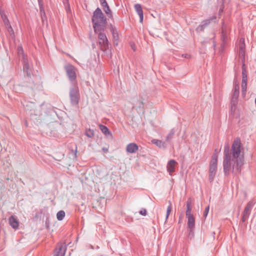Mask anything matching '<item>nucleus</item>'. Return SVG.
<instances>
[{
	"mask_svg": "<svg viewBox=\"0 0 256 256\" xmlns=\"http://www.w3.org/2000/svg\"><path fill=\"white\" fill-rule=\"evenodd\" d=\"M224 152L223 167L224 174L228 176L230 170L234 174L240 173L242 166L244 164L243 156L241 154L240 140L236 138L234 140L231 150L228 144H226Z\"/></svg>",
	"mask_w": 256,
	"mask_h": 256,
	"instance_id": "f257e3e1",
	"label": "nucleus"
},
{
	"mask_svg": "<svg viewBox=\"0 0 256 256\" xmlns=\"http://www.w3.org/2000/svg\"><path fill=\"white\" fill-rule=\"evenodd\" d=\"M92 22L94 24L93 28L95 33H97L101 30L102 26H104L106 19L101 10L98 8L94 12L92 18Z\"/></svg>",
	"mask_w": 256,
	"mask_h": 256,
	"instance_id": "f03ea898",
	"label": "nucleus"
},
{
	"mask_svg": "<svg viewBox=\"0 0 256 256\" xmlns=\"http://www.w3.org/2000/svg\"><path fill=\"white\" fill-rule=\"evenodd\" d=\"M218 154L214 153L212 157L209 170V180L212 182L214 180L216 174L218 164Z\"/></svg>",
	"mask_w": 256,
	"mask_h": 256,
	"instance_id": "7ed1b4c3",
	"label": "nucleus"
},
{
	"mask_svg": "<svg viewBox=\"0 0 256 256\" xmlns=\"http://www.w3.org/2000/svg\"><path fill=\"white\" fill-rule=\"evenodd\" d=\"M102 30H104V28H101V30L96 34H98V44L100 50L106 52L108 48L109 42L106 34L103 33Z\"/></svg>",
	"mask_w": 256,
	"mask_h": 256,
	"instance_id": "20e7f679",
	"label": "nucleus"
},
{
	"mask_svg": "<svg viewBox=\"0 0 256 256\" xmlns=\"http://www.w3.org/2000/svg\"><path fill=\"white\" fill-rule=\"evenodd\" d=\"M70 97L71 104L76 105L79 102L78 88L76 84H72L70 90Z\"/></svg>",
	"mask_w": 256,
	"mask_h": 256,
	"instance_id": "39448f33",
	"label": "nucleus"
},
{
	"mask_svg": "<svg viewBox=\"0 0 256 256\" xmlns=\"http://www.w3.org/2000/svg\"><path fill=\"white\" fill-rule=\"evenodd\" d=\"M242 93L243 96H244L246 92L248 76L245 64L243 63L242 66Z\"/></svg>",
	"mask_w": 256,
	"mask_h": 256,
	"instance_id": "423d86ee",
	"label": "nucleus"
},
{
	"mask_svg": "<svg viewBox=\"0 0 256 256\" xmlns=\"http://www.w3.org/2000/svg\"><path fill=\"white\" fill-rule=\"evenodd\" d=\"M64 68L69 80L73 82L76 78L75 68L72 64H68L64 66Z\"/></svg>",
	"mask_w": 256,
	"mask_h": 256,
	"instance_id": "0eeeda50",
	"label": "nucleus"
},
{
	"mask_svg": "<svg viewBox=\"0 0 256 256\" xmlns=\"http://www.w3.org/2000/svg\"><path fill=\"white\" fill-rule=\"evenodd\" d=\"M254 203L252 202H249L246 208H244V211L242 214V222H244L246 220H248V217L251 213V210L254 206Z\"/></svg>",
	"mask_w": 256,
	"mask_h": 256,
	"instance_id": "6e6552de",
	"label": "nucleus"
},
{
	"mask_svg": "<svg viewBox=\"0 0 256 256\" xmlns=\"http://www.w3.org/2000/svg\"><path fill=\"white\" fill-rule=\"evenodd\" d=\"M188 219V227L190 229V234H194L195 228V218L193 214L186 216Z\"/></svg>",
	"mask_w": 256,
	"mask_h": 256,
	"instance_id": "1a4fd4ad",
	"label": "nucleus"
},
{
	"mask_svg": "<svg viewBox=\"0 0 256 256\" xmlns=\"http://www.w3.org/2000/svg\"><path fill=\"white\" fill-rule=\"evenodd\" d=\"M66 246L65 244L59 243L58 244L57 248L56 249L54 256H64Z\"/></svg>",
	"mask_w": 256,
	"mask_h": 256,
	"instance_id": "9d476101",
	"label": "nucleus"
},
{
	"mask_svg": "<svg viewBox=\"0 0 256 256\" xmlns=\"http://www.w3.org/2000/svg\"><path fill=\"white\" fill-rule=\"evenodd\" d=\"M240 86L236 78L234 79V91L232 96V104H234V100H237L239 96Z\"/></svg>",
	"mask_w": 256,
	"mask_h": 256,
	"instance_id": "9b49d317",
	"label": "nucleus"
},
{
	"mask_svg": "<svg viewBox=\"0 0 256 256\" xmlns=\"http://www.w3.org/2000/svg\"><path fill=\"white\" fill-rule=\"evenodd\" d=\"M216 18V16H213L212 18H210L206 20H204L203 22H202V24H200L199 26H198L197 27V28H196V32H202L204 30V29L206 28V27L210 24L211 20H215Z\"/></svg>",
	"mask_w": 256,
	"mask_h": 256,
	"instance_id": "f8f14e48",
	"label": "nucleus"
},
{
	"mask_svg": "<svg viewBox=\"0 0 256 256\" xmlns=\"http://www.w3.org/2000/svg\"><path fill=\"white\" fill-rule=\"evenodd\" d=\"M177 164L176 162L174 160H171L168 162L166 169L170 175L175 172V167Z\"/></svg>",
	"mask_w": 256,
	"mask_h": 256,
	"instance_id": "ddd939ff",
	"label": "nucleus"
},
{
	"mask_svg": "<svg viewBox=\"0 0 256 256\" xmlns=\"http://www.w3.org/2000/svg\"><path fill=\"white\" fill-rule=\"evenodd\" d=\"M138 149V146L135 143H130L126 146V150L128 153H135Z\"/></svg>",
	"mask_w": 256,
	"mask_h": 256,
	"instance_id": "4468645a",
	"label": "nucleus"
},
{
	"mask_svg": "<svg viewBox=\"0 0 256 256\" xmlns=\"http://www.w3.org/2000/svg\"><path fill=\"white\" fill-rule=\"evenodd\" d=\"M9 224L10 226L14 229H17L19 226V222L16 218L14 216H12L10 217Z\"/></svg>",
	"mask_w": 256,
	"mask_h": 256,
	"instance_id": "2eb2a0df",
	"label": "nucleus"
},
{
	"mask_svg": "<svg viewBox=\"0 0 256 256\" xmlns=\"http://www.w3.org/2000/svg\"><path fill=\"white\" fill-rule=\"evenodd\" d=\"M134 9L136 11V12L140 16V22H142L143 19H144V14H143V12L142 10V6L140 4H136L134 5Z\"/></svg>",
	"mask_w": 256,
	"mask_h": 256,
	"instance_id": "dca6fc26",
	"label": "nucleus"
},
{
	"mask_svg": "<svg viewBox=\"0 0 256 256\" xmlns=\"http://www.w3.org/2000/svg\"><path fill=\"white\" fill-rule=\"evenodd\" d=\"M23 70L24 72L28 76H30V72L29 70V64L28 62V60L26 58H24L23 60Z\"/></svg>",
	"mask_w": 256,
	"mask_h": 256,
	"instance_id": "f3484780",
	"label": "nucleus"
},
{
	"mask_svg": "<svg viewBox=\"0 0 256 256\" xmlns=\"http://www.w3.org/2000/svg\"><path fill=\"white\" fill-rule=\"evenodd\" d=\"M152 142L154 144L160 148H165L166 147V143L160 140L154 139Z\"/></svg>",
	"mask_w": 256,
	"mask_h": 256,
	"instance_id": "a211bd4d",
	"label": "nucleus"
},
{
	"mask_svg": "<svg viewBox=\"0 0 256 256\" xmlns=\"http://www.w3.org/2000/svg\"><path fill=\"white\" fill-rule=\"evenodd\" d=\"M0 14L4 25H8L10 24L9 20L4 12L1 9H0Z\"/></svg>",
	"mask_w": 256,
	"mask_h": 256,
	"instance_id": "6ab92c4d",
	"label": "nucleus"
},
{
	"mask_svg": "<svg viewBox=\"0 0 256 256\" xmlns=\"http://www.w3.org/2000/svg\"><path fill=\"white\" fill-rule=\"evenodd\" d=\"M192 208V202H191L190 199L189 198L187 200V202H186V216L193 214L191 212Z\"/></svg>",
	"mask_w": 256,
	"mask_h": 256,
	"instance_id": "aec40b11",
	"label": "nucleus"
},
{
	"mask_svg": "<svg viewBox=\"0 0 256 256\" xmlns=\"http://www.w3.org/2000/svg\"><path fill=\"white\" fill-rule=\"evenodd\" d=\"M100 129L101 131L106 136L111 134L109 129L105 126L100 125Z\"/></svg>",
	"mask_w": 256,
	"mask_h": 256,
	"instance_id": "412c9836",
	"label": "nucleus"
},
{
	"mask_svg": "<svg viewBox=\"0 0 256 256\" xmlns=\"http://www.w3.org/2000/svg\"><path fill=\"white\" fill-rule=\"evenodd\" d=\"M65 212L64 210H60L56 214V218L58 220H62L65 216Z\"/></svg>",
	"mask_w": 256,
	"mask_h": 256,
	"instance_id": "4be33fe9",
	"label": "nucleus"
},
{
	"mask_svg": "<svg viewBox=\"0 0 256 256\" xmlns=\"http://www.w3.org/2000/svg\"><path fill=\"white\" fill-rule=\"evenodd\" d=\"M104 9V11L105 13L106 14L108 17L112 18V12L110 8V7L108 5V6H106V7L102 8Z\"/></svg>",
	"mask_w": 256,
	"mask_h": 256,
	"instance_id": "5701e85b",
	"label": "nucleus"
},
{
	"mask_svg": "<svg viewBox=\"0 0 256 256\" xmlns=\"http://www.w3.org/2000/svg\"><path fill=\"white\" fill-rule=\"evenodd\" d=\"M228 38V34L224 30V27L222 28V40L224 42H226Z\"/></svg>",
	"mask_w": 256,
	"mask_h": 256,
	"instance_id": "b1692460",
	"label": "nucleus"
},
{
	"mask_svg": "<svg viewBox=\"0 0 256 256\" xmlns=\"http://www.w3.org/2000/svg\"><path fill=\"white\" fill-rule=\"evenodd\" d=\"M175 131L174 129H172L170 130V133L168 134V135L166 136V141H169L170 140H172Z\"/></svg>",
	"mask_w": 256,
	"mask_h": 256,
	"instance_id": "393cba45",
	"label": "nucleus"
},
{
	"mask_svg": "<svg viewBox=\"0 0 256 256\" xmlns=\"http://www.w3.org/2000/svg\"><path fill=\"white\" fill-rule=\"evenodd\" d=\"M110 32H111L112 34V36L114 38H116L118 37V32L116 31V28L112 26H111Z\"/></svg>",
	"mask_w": 256,
	"mask_h": 256,
	"instance_id": "a878e982",
	"label": "nucleus"
},
{
	"mask_svg": "<svg viewBox=\"0 0 256 256\" xmlns=\"http://www.w3.org/2000/svg\"><path fill=\"white\" fill-rule=\"evenodd\" d=\"M18 53L19 56L22 55L23 58H24V50L22 47L21 46H18Z\"/></svg>",
	"mask_w": 256,
	"mask_h": 256,
	"instance_id": "bb28decb",
	"label": "nucleus"
},
{
	"mask_svg": "<svg viewBox=\"0 0 256 256\" xmlns=\"http://www.w3.org/2000/svg\"><path fill=\"white\" fill-rule=\"evenodd\" d=\"M94 134V131L90 129L86 130V135L88 138H92Z\"/></svg>",
	"mask_w": 256,
	"mask_h": 256,
	"instance_id": "cd10ccee",
	"label": "nucleus"
},
{
	"mask_svg": "<svg viewBox=\"0 0 256 256\" xmlns=\"http://www.w3.org/2000/svg\"><path fill=\"white\" fill-rule=\"evenodd\" d=\"M171 211H172L171 203L170 202V205L168 206L167 208L166 214V220L168 219Z\"/></svg>",
	"mask_w": 256,
	"mask_h": 256,
	"instance_id": "c85d7f7f",
	"label": "nucleus"
},
{
	"mask_svg": "<svg viewBox=\"0 0 256 256\" xmlns=\"http://www.w3.org/2000/svg\"><path fill=\"white\" fill-rule=\"evenodd\" d=\"M240 50H244V40L241 38L240 40Z\"/></svg>",
	"mask_w": 256,
	"mask_h": 256,
	"instance_id": "c756f323",
	"label": "nucleus"
},
{
	"mask_svg": "<svg viewBox=\"0 0 256 256\" xmlns=\"http://www.w3.org/2000/svg\"><path fill=\"white\" fill-rule=\"evenodd\" d=\"M5 26L6 28L8 31L9 32L10 34L14 33L13 29L10 24H9L8 25H6Z\"/></svg>",
	"mask_w": 256,
	"mask_h": 256,
	"instance_id": "7c9ffc66",
	"label": "nucleus"
},
{
	"mask_svg": "<svg viewBox=\"0 0 256 256\" xmlns=\"http://www.w3.org/2000/svg\"><path fill=\"white\" fill-rule=\"evenodd\" d=\"M40 14H41V15L42 16V18L43 19V16H46V13H45L44 8L42 7V6H40Z\"/></svg>",
	"mask_w": 256,
	"mask_h": 256,
	"instance_id": "2f4dec72",
	"label": "nucleus"
},
{
	"mask_svg": "<svg viewBox=\"0 0 256 256\" xmlns=\"http://www.w3.org/2000/svg\"><path fill=\"white\" fill-rule=\"evenodd\" d=\"M100 4L102 8L106 7V6H107L108 5L106 0H100Z\"/></svg>",
	"mask_w": 256,
	"mask_h": 256,
	"instance_id": "473e14b6",
	"label": "nucleus"
},
{
	"mask_svg": "<svg viewBox=\"0 0 256 256\" xmlns=\"http://www.w3.org/2000/svg\"><path fill=\"white\" fill-rule=\"evenodd\" d=\"M237 100H234V104H232V100L231 101V110L232 111H234L236 108V104Z\"/></svg>",
	"mask_w": 256,
	"mask_h": 256,
	"instance_id": "72a5a7b5",
	"label": "nucleus"
},
{
	"mask_svg": "<svg viewBox=\"0 0 256 256\" xmlns=\"http://www.w3.org/2000/svg\"><path fill=\"white\" fill-rule=\"evenodd\" d=\"M209 206H208L206 208L204 211V216L206 218L209 212Z\"/></svg>",
	"mask_w": 256,
	"mask_h": 256,
	"instance_id": "f704fd0d",
	"label": "nucleus"
},
{
	"mask_svg": "<svg viewBox=\"0 0 256 256\" xmlns=\"http://www.w3.org/2000/svg\"><path fill=\"white\" fill-rule=\"evenodd\" d=\"M146 210L144 208L141 210L140 212V214L142 216H146Z\"/></svg>",
	"mask_w": 256,
	"mask_h": 256,
	"instance_id": "c9c22d12",
	"label": "nucleus"
},
{
	"mask_svg": "<svg viewBox=\"0 0 256 256\" xmlns=\"http://www.w3.org/2000/svg\"><path fill=\"white\" fill-rule=\"evenodd\" d=\"M182 57H184V58H190V54H182Z\"/></svg>",
	"mask_w": 256,
	"mask_h": 256,
	"instance_id": "e433bc0d",
	"label": "nucleus"
},
{
	"mask_svg": "<svg viewBox=\"0 0 256 256\" xmlns=\"http://www.w3.org/2000/svg\"><path fill=\"white\" fill-rule=\"evenodd\" d=\"M240 55L241 56H242V57L244 56V50H240Z\"/></svg>",
	"mask_w": 256,
	"mask_h": 256,
	"instance_id": "4c0bfd02",
	"label": "nucleus"
},
{
	"mask_svg": "<svg viewBox=\"0 0 256 256\" xmlns=\"http://www.w3.org/2000/svg\"><path fill=\"white\" fill-rule=\"evenodd\" d=\"M103 150H104V151H105V152H107V151H108V150H107V149H106V150H105V149H104V148Z\"/></svg>",
	"mask_w": 256,
	"mask_h": 256,
	"instance_id": "58836bf2",
	"label": "nucleus"
},
{
	"mask_svg": "<svg viewBox=\"0 0 256 256\" xmlns=\"http://www.w3.org/2000/svg\"><path fill=\"white\" fill-rule=\"evenodd\" d=\"M255 103L256 104V99H255Z\"/></svg>",
	"mask_w": 256,
	"mask_h": 256,
	"instance_id": "ea45409f",
	"label": "nucleus"
}]
</instances>
